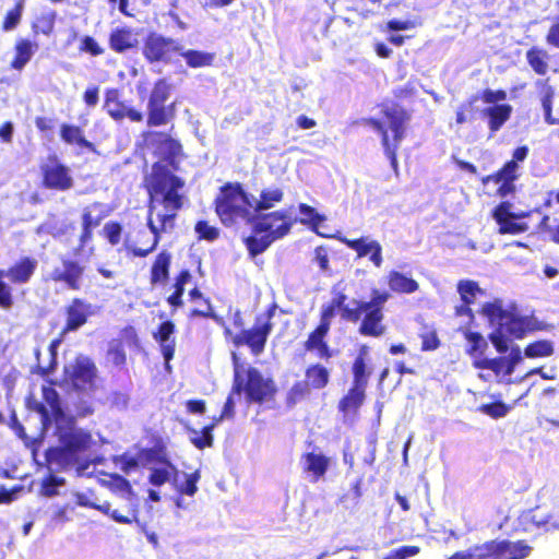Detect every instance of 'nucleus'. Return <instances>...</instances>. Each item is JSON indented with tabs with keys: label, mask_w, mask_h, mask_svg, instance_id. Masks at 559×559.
Listing matches in <instances>:
<instances>
[{
	"label": "nucleus",
	"mask_w": 559,
	"mask_h": 559,
	"mask_svg": "<svg viewBox=\"0 0 559 559\" xmlns=\"http://www.w3.org/2000/svg\"><path fill=\"white\" fill-rule=\"evenodd\" d=\"M483 314L488 319L495 330L489 338L499 353H510L506 357L483 358L475 360L478 369H488L495 372L500 382H511L510 376L515 367L523 360V354L519 346L510 347V341L521 340L528 332L536 329L535 319L522 314L513 304H504L502 300L486 302L481 308Z\"/></svg>",
	"instance_id": "nucleus-1"
},
{
	"label": "nucleus",
	"mask_w": 559,
	"mask_h": 559,
	"mask_svg": "<svg viewBox=\"0 0 559 559\" xmlns=\"http://www.w3.org/2000/svg\"><path fill=\"white\" fill-rule=\"evenodd\" d=\"M150 206L147 226L136 241L127 240L124 247L136 257H146L157 246L160 235L174 228L175 218L182 204L183 181L174 176L164 165L155 164L146 179Z\"/></svg>",
	"instance_id": "nucleus-2"
},
{
	"label": "nucleus",
	"mask_w": 559,
	"mask_h": 559,
	"mask_svg": "<svg viewBox=\"0 0 559 559\" xmlns=\"http://www.w3.org/2000/svg\"><path fill=\"white\" fill-rule=\"evenodd\" d=\"M45 404L36 403V411L40 416L45 436L52 429L56 442L45 451L48 468L63 469L78 462L79 455L91 449L94 443L90 432L75 426L72 417L63 413L59 405L56 390L50 385H43Z\"/></svg>",
	"instance_id": "nucleus-3"
},
{
	"label": "nucleus",
	"mask_w": 559,
	"mask_h": 559,
	"mask_svg": "<svg viewBox=\"0 0 559 559\" xmlns=\"http://www.w3.org/2000/svg\"><path fill=\"white\" fill-rule=\"evenodd\" d=\"M234 364V393L238 395L246 393L249 402H264L270 400L275 393V386L270 378L252 367H246L239 361L236 353H233Z\"/></svg>",
	"instance_id": "nucleus-4"
},
{
	"label": "nucleus",
	"mask_w": 559,
	"mask_h": 559,
	"mask_svg": "<svg viewBox=\"0 0 559 559\" xmlns=\"http://www.w3.org/2000/svg\"><path fill=\"white\" fill-rule=\"evenodd\" d=\"M252 211L251 195L239 185L226 186L216 199V213L225 225L250 221Z\"/></svg>",
	"instance_id": "nucleus-5"
},
{
	"label": "nucleus",
	"mask_w": 559,
	"mask_h": 559,
	"mask_svg": "<svg viewBox=\"0 0 559 559\" xmlns=\"http://www.w3.org/2000/svg\"><path fill=\"white\" fill-rule=\"evenodd\" d=\"M370 127L382 135V145L393 168L397 167L396 150L404 136L406 116L400 108L393 107L384 110L382 121L370 120Z\"/></svg>",
	"instance_id": "nucleus-6"
},
{
	"label": "nucleus",
	"mask_w": 559,
	"mask_h": 559,
	"mask_svg": "<svg viewBox=\"0 0 559 559\" xmlns=\"http://www.w3.org/2000/svg\"><path fill=\"white\" fill-rule=\"evenodd\" d=\"M532 551L526 543L490 540L465 550L468 559H523Z\"/></svg>",
	"instance_id": "nucleus-7"
},
{
	"label": "nucleus",
	"mask_w": 559,
	"mask_h": 559,
	"mask_svg": "<svg viewBox=\"0 0 559 559\" xmlns=\"http://www.w3.org/2000/svg\"><path fill=\"white\" fill-rule=\"evenodd\" d=\"M271 331V313L259 316L253 328L242 330L238 334H233L228 328H225L226 336L231 340L235 346L239 347L246 345L254 356H259L263 353Z\"/></svg>",
	"instance_id": "nucleus-8"
},
{
	"label": "nucleus",
	"mask_w": 559,
	"mask_h": 559,
	"mask_svg": "<svg viewBox=\"0 0 559 559\" xmlns=\"http://www.w3.org/2000/svg\"><path fill=\"white\" fill-rule=\"evenodd\" d=\"M94 365L87 357L79 356L64 367V380L74 389L85 391L93 386Z\"/></svg>",
	"instance_id": "nucleus-9"
},
{
	"label": "nucleus",
	"mask_w": 559,
	"mask_h": 559,
	"mask_svg": "<svg viewBox=\"0 0 559 559\" xmlns=\"http://www.w3.org/2000/svg\"><path fill=\"white\" fill-rule=\"evenodd\" d=\"M294 222L287 211H275L259 217L254 225L258 231L264 233L275 241L289 233Z\"/></svg>",
	"instance_id": "nucleus-10"
},
{
	"label": "nucleus",
	"mask_w": 559,
	"mask_h": 559,
	"mask_svg": "<svg viewBox=\"0 0 559 559\" xmlns=\"http://www.w3.org/2000/svg\"><path fill=\"white\" fill-rule=\"evenodd\" d=\"M524 530L532 526L559 528V503L549 509L547 506H539L533 510L525 511L520 516Z\"/></svg>",
	"instance_id": "nucleus-11"
},
{
	"label": "nucleus",
	"mask_w": 559,
	"mask_h": 559,
	"mask_svg": "<svg viewBox=\"0 0 559 559\" xmlns=\"http://www.w3.org/2000/svg\"><path fill=\"white\" fill-rule=\"evenodd\" d=\"M348 248L357 252L358 258L368 257L374 266L380 267L383 262L382 246L370 237H361L359 239L342 238Z\"/></svg>",
	"instance_id": "nucleus-12"
},
{
	"label": "nucleus",
	"mask_w": 559,
	"mask_h": 559,
	"mask_svg": "<svg viewBox=\"0 0 559 559\" xmlns=\"http://www.w3.org/2000/svg\"><path fill=\"white\" fill-rule=\"evenodd\" d=\"M111 212L109 205L104 203H93L84 209L82 215L83 233L81 242L85 243L92 236V230Z\"/></svg>",
	"instance_id": "nucleus-13"
},
{
	"label": "nucleus",
	"mask_w": 559,
	"mask_h": 559,
	"mask_svg": "<svg viewBox=\"0 0 559 559\" xmlns=\"http://www.w3.org/2000/svg\"><path fill=\"white\" fill-rule=\"evenodd\" d=\"M389 297H390V295L386 292H381L379 289H372L370 301L366 302V301L353 300V304L355 305V307H345L343 318L348 321L357 322L360 319L362 311H367L370 308L371 309H380L382 311V307L386 302Z\"/></svg>",
	"instance_id": "nucleus-14"
},
{
	"label": "nucleus",
	"mask_w": 559,
	"mask_h": 559,
	"mask_svg": "<svg viewBox=\"0 0 559 559\" xmlns=\"http://www.w3.org/2000/svg\"><path fill=\"white\" fill-rule=\"evenodd\" d=\"M95 314V308L92 304L82 299H74L67 308L66 331H75L83 326L87 318Z\"/></svg>",
	"instance_id": "nucleus-15"
},
{
	"label": "nucleus",
	"mask_w": 559,
	"mask_h": 559,
	"mask_svg": "<svg viewBox=\"0 0 559 559\" xmlns=\"http://www.w3.org/2000/svg\"><path fill=\"white\" fill-rule=\"evenodd\" d=\"M330 457L320 452H308L300 457L302 472L308 475L311 481H317L324 476L329 466Z\"/></svg>",
	"instance_id": "nucleus-16"
},
{
	"label": "nucleus",
	"mask_w": 559,
	"mask_h": 559,
	"mask_svg": "<svg viewBox=\"0 0 559 559\" xmlns=\"http://www.w3.org/2000/svg\"><path fill=\"white\" fill-rule=\"evenodd\" d=\"M44 182L46 187L57 190H68L73 185L69 169L57 162H52L44 168Z\"/></svg>",
	"instance_id": "nucleus-17"
},
{
	"label": "nucleus",
	"mask_w": 559,
	"mask_h": 559,
	"mask_svg": "<svg viewBox=\"0 0 559 559\" xmlns=\"http://www.w3.org/2000/svg\"><path fill=\"white\" fill-rule=\"evenodd\" d=\"M38 262L34 258L24 257L8 270H3L4 277L13 284H26L37 269Z\"/></svg>",
	"instance_id": "nucleus-18"
},
{
	"label": "nucleus",
	"mask_w": 559,
	"mask_h": 559,
	"mask_svg": "<svg viewBox=\"0 0 559 559\" xmlns=\"http://www.w3.org/2000/svg\"><path fill=\"white\" fill-rule=\"evenodd\" d=\"M83 274V267L76 262L66 260L61 267H57L51 273V278L56 282H63L72 289L80 288V280Z\"/></svg>",
	"instance_id": "nucleus-19"
},
{
	"label": "nucleus",
	"mask_w": 559,
	"mask_h": 559,
	"mask_svg": "<svg viewBox=\"0 0 559 559\" xmlns=\"http://www.w3.org/2000/svg\"><path fill=\"white\" fill-rule=\"evenodd\" d=\"M139 44V34L128 27L116 28L111 32L109 37V45L116 52H123L126 50L136 47Z\"/></svg>",
	"instance_id": "nucleus-20"
},
{
	"label": "nucleus",
	"mask_w": 559,
	"mask_h": 559,
	"mask_svg": "<svg viewBox=\"0 0 559 559\" xmlns=\"http://www.w3.org/2000/svg\"><path fill=\"white\" fill-rule=\"evenodd\" d=\"M284 192L278 187H269L261 191L260 198L251 195V204L253 212H260L272 209L277 203L282 202Z\"/></svg>",
	"instance_id": "nucleus-21"
},
{
	"label": "nucleus",
	"mask_w": 559,
	"mask_h": 559,
	"mask_svg": "<svg viewBox=\"0 0 559 559\" xmlns=\"http://www.w3.org/2000/svg\"><path fill=\"white\" fill-rule=\"evenodd\" d=\"M365 318L360 324L359 331L364 335L381 336L384 333V325L382 324L383 314L380 309H368L362 311Z\"/></svg>",
	"instance_id": "nucleus-22"
},
{
	"label": "nucleus",
	"mask_w": 559,
	"mask_h": 559,
	"mask_svg": "<svg viewBox=\"0 0 559 559\" xmlns=\"http://www.w3.org/2000/svg\"><path fill=\"white\" fill-rule=\"evenodd\" d=\"M484 116L488 117V126L491 132H497L512 114V106L508 104L489 106L484 109Z\"/></svg>",
	"instance_id": "nucleus-23"
},
{
	"label": "nucleus",
	"mask_w": 559,
	"mask_h": 559,
	"mask_svg": "<svg viewBox=\"0 0 559 559\" xmlns=\"http://www.w3.org/2000/svg\"><path fill=\"white\" fill-rule=\"evenodd\" d=\"M175 325L170 321H166L160 324L158 332L155 334V338L159 342L163 356L168 362L175 353V340L171 338Z\"/></svg>",
	"instance_id": "nucleus-24"
},
{
	"label": "nucleus",
	"mask_w": 559,
	"mask_h": 559,
	"mask_svg": "<svg viewBox=\"0 0 559 559\" xmlns=\"http://www.w3.org/2000/svg\"><path fill=\"white\" fill-rule=\"evenodd\" d=\"M200 477L201 476L199 471L188 474L179 473V471L177 469L173 480V485L179 493L192 497L198 491L197 484L200 480Z\"/></svg>",
	"instance_id": "nucleus-25"
},
{
	"label": "nucleus",
	"mask_w": 559,
	"mask_h": 559,
	"mask_svg": "<svg viewBox=\"0 0 559 559\" xmlns=\"http://www.w3.org/2000/svg\"><path fill=\"white\" fill-rule=\"evenodd\" d=\"M38 46L28 39L21 38L15 44V58L11 67L15 70H22L26 63L32 59Z\"/></svg>",
	"instance_id": "nucleus-26"
},
{
	"label": "nucleus",
	"mask_w": 559,
	"mask_h": 559,
	"mask_svg": "<svg viewBox=\"0 0 559 559\" xmlns=\"http://www.w3.org/2000/svg\"><path fill=\"white\" fill-rule=\"evenodd\" d=\"M388 285L392 292L399 294H412L415 293L419 285L418 283L397 271H391L388 274Z\"/></svg>",
	"instance_id": "nucleus-27"
},
{
	"label": "nucleus",
	"mask_w": 559,
	"mask_h": 559,
	"mask_svg": "<svg viewBox=\"0 0 559 559\" xmlns=\"http://www.w3.org/2000/svg\"><path fill=\"white\" fill-rule=\"evenodd\" d=\"M171 40H167L160 36L152 35L147 38L144 47V55L151 61L160 60L164 55L171 48Z\"/></svg>",
	"instance_id": "nucleus-28"
},
{
	"label": "nucleus",
	"mask_w": 559,
	"mask_h": 559,
	"mask_svg": "<svg viewBox=\"0 0 559 559\" xmlns=\"http://www.w3.org/2000/svg\"><path fill=\"white\" fill-rule=\"evenodd\" d=\"M174 111H175V104H171L169 106L147 104V124L148 126L166 124L173 119Z\"/></svg>",
	"instance_id": "nucleus-29"
},
{
	"label": "nucleus",
	"mask_w": 559,
	"mask_h": 559,
	"mask_svg": "<svg viewBox=\"0 0 559 559\" xmlns=\"http://www.w3.org/2000/svg\"><path fill=\"white\" fill-rule=\"evenodd\" d=\"M326 324H320L309 336L308 341L306 342V348L308 350L317 352V355L319 357H328L329 356V348L326 344L324 343L323 338L328 333Z\"/></svg>",
	"instance_id": "nucleus-30"
},
{
	"label": "nucleus",
	"mask_w": 559,
	"mask_h": 559,
	"mask_svg": "<svg viewBox=\"0 0 559 559\" xmlns=\"http://www.w3.org/2000/svg\"><path fill=\"white\" fill-rule=\"evenodd\" d=\"M176 466L169 462L151 468L150 483L154 486H162L168 481H173L176 475Z\"/></svg>",
	"instance_id": "nucleus-31"
},
{
	"label": "nucleus",
	"mask_w": 559,
	"mask_h": 559,
	"mask_svg": "<svg viewBox=\"0 0 559 559\" xmlns=\"http://www.w3.org/2000/svg\"><path fill=\"white\" fill-rule=\"evenodd\" d=\"M245 242L250 254L255 257L265 251L273 241L264 233L258 231V228L253 225V235L246 238Z\"/></svg>",
	"instance_id": "nucleus-32"
},
{
	"label": "nucleus",
	"mask_w": 559,
	"mask_h": 559,
	"mask_svg": "<svg viewBox=\"0 0 559 559\" xmlns=\"http://www.w3.org/2000/svg\"><path fill=\"white\" fill-rule=\"evenodd\" d=\"M368 355L367 347H362L355 359L353 365L354 384L366 386L370 370L367 369L366 356Z\"/></svg>",
	"instance_id": "nucleus-33"
},
{
	"label": "nucleus",
	"mask_w": 559,
	"mask_h": 559,
	"mask_svg": "<svg viewBox=\"0 0 559 559\" xmlns=\"http://www.w3.org/2000/svg\"><path fill=\"white\" fill-rule=\"evenodd\" d=\"M329 370L320 365L311 366L306 371V379L309 386L322 389L329 382Z\"/></svg>",
	"instance_id": "nucleus-34"
},
{
	"label": "nucleus",
	"mask_w": 559,
	"mask_h": 559,
	"mask_svg": "<svg viewBox=\"0 0 559 559\" xmlns=\"http://www.w3.org/2000/svg\"><path fill=\"white\" fill-rule=\"evenodd\" d=\"M366 386L354 384L348 394L341 401L340 407L344 412L357 409L365 400Z\"/></svg>",
	"instance_id": "nucleus-35"
},
{
	"label": "nucleus",
	"mask_w": 559,
	"mask_h": 559,
	"mask_svg": "<svg viewBox=\"0 0 559 559\" xmlns=\"http://www.w3.org/2000/svg\"><path fill=\"white\" fill-rule=\"evenodd\" d=\"M554 343L548 340H540L530 343L524 349V356L527 358H544L554 354Z\"/></svg>",
	"instance_id": "nucleus-36"
},
{
	"label": "nucleus",
	"mask_w": 559,
	"mask_h": 559,
	"mask_svg": "<svg viewBox=\"0 0 559 559\" xmlns=\"http://www.w3.org/2000/svg\"><path fill=\"white\" fill-rule=\"evenodd\" d=\"M216 423H213L212 425L205 426L202 430L189 429V439L191 443L200 450L211 447L213 443L212 431Z\"/></svg>",
	"instance_id": "nucleus-37"
},
{
	"label": "nucleus",
	"mask_w": 559,
	"mask_h": 559,
	"mask_svg": "<svg viewBox=\"0 0 559 559\" xmlns=\"http://www.w3.org/2000/svg\"><path fill=\"white\" fill-rule=\"evenodd\" d=\"M60 135L62 140L69 144H76L81 147H92V143L84 138L83 132L79 127L63 124L61 127Z\"/></svg>",
	"instance_id": "nucleus-38"
},
{
	"label": "nucleus",
	"mask_w": 559,
	"mask_h": 559,
	"mask_svg": "<svg viewBox=\"0 0 559 559\" xmlns=\"http://www.w3.org/2000/svg\"><path fill=\"white\" fill-rule=\"evenodd\" d=\"M457 293L465 305L473 304L476 297L483 294L478 284L471 280H462L457 284Z\"/></svg>",
	"instance_id": "nucleus-39"
},
{
	"label": "nucleus",
	"mask_w": 559,
	"mask_h": 559,
	"mask_svg": "<svg viewBox=\"0 0 559 559\" xmlns=\"http://www.w3.org/2000/svg\"><path fill=\"white\" fill-rule=\"evenodd\" d=\"M299 222L304 225L310 226L316 231L318 227L325 221L323 215L319 214L313 207L304 203L299 205Z\"/></svg>",
	"instance_id": "nucleus-40"
},
{
	"label": "nucleus",
	"mask_w": 559,
	"mask_h": 559,
	"mask_svg": "<svg viewBox=\"0 0 559 559\" xmlns=\"http://www.w3.org/2000/svg\"><path fill=\"white\" fill-rule=\"evenodd\" d=\"M170 264V255L162 252L157 255L152 267V283L164 282L168 276V267Z\"/></svg>",
	"instance_id": "nucleus-41"
},
{
	"label": "nucleus",
	"mask_w": 559,
	"mask_h": 559,
	"mask_svg": "<svg viewBox=\"0 0 559 559\" xmlns=\"http://www.w3.org/2000/svg\"><path fill=\"white\" fill-rule=\"evenodd\" d=\"M106 111L115 120H122L127 105L118 100L117 91H109L104 105Z\"/></svg>",
	"instance_id": "nucleus-42"
},
{
	"label": "nucleus",
	"mask_w": 559,
	"mask_h": 559,
	"mask_svg": "<svg viewBox=\"0 0 559 559\" xmlns=\"http://www.w3.org/2000/svg\"><path fill=\"white\" fill-rule=\"evenodd\" d=\"M537 86L539 88V96L545 111V119L549 123H555V120L551 119V103L555 95V91L545 81H538Z\"/></svg>",
	"instance_id": "nucleus-43"
},
{
	"label": "nucleus",
	"mask_w": 559,
	"mask_h": 559,
	"mask_svg": "<svg viewBox=\"0 0 559 559\" xmlns=\"http://www.w3.org/2000/svg\"><path fill=\"white\" fill-rule=\"evenodd\" d=\"M520 165H515V163L508 162L501 170H499L496 175L488 176L483 179L484 183L489 181H493L496 183H500L501 180L514 181L519 177Z\"/></svg>",
	"instance_id": "nucleus-44"
},
{
	"label": "nucleus",
	"mask_w": 559,
	"mask_h": 559,
	"mask_svg": "<svg viewBox=\"0 0 559 559\" xmlns=\"http://www.w3.org/2000/svg\"><path fill=\"white\" fill-rule=\"evenodd\" d=\"M181 56L186 59L188 66H190L191 68L211 66L214 59V56L212 53L197 50L183 51L181 52Z\"/></svg>",
	"instance_id": "nucleus-45"
},
{
	"label": "nucleus",
	"mask_w": 559,
	"mask_h": 559,
	"mask_svg": "<svg viewBox=\"0 0 559 559\" xmlns=\"http://www.w3.org/2000/svg\"><path fill=\"white\" fill-rule=\"evenodd\" d=\"M171 92V85L166 80H159L155 83L148 98L151 105H165Z\"/></svg>",
	"instance_id": "nucleus-46"
},
{
	"label": "nucleus",
	"mask_w": 559,
	"mask_h": 559,
	"mask_svg": "<svg viewBox=\"0 0 559 559\" xmlns=\"http://www.w3.org/2000/svg\"><path fill=\"white\" fill-rule=\"evenodd\" d=\"M527 60L534 71L545 74L548 70L547 53L539 49H532L527 52Z\"/></svg>",
	"instance_id": "nucleus-47"
},
{
	"label": "nucleus",
	"mask_w": 559,
	"mask_h": 559,
	"mask_svg": "<svg viewBox=\"0 0 559 559\" xmlns=\"http://www.w3.org/2000/svg\"><path fill=\"white\" fill-rule=\"evenodd\" d=\"M512 204L509 202H502L493 211V218L496 222H502L506 219H519L527 216L525 212H513Z\"/></svg>",
	"instance_id": "nucleus-48"
},
{
	"label": "nucleus",
	"mask_w": 559,
	"mask_h": 559,
	"mask_svg": "<svg viewBox=\"0 0 559 559\" xmlns=\"http://www.w3.org/2000/svg\"><path fill=\"white\" fill-rule=\"evenodd\" d=\"M112 462L117 469L121 471L122 473H124L127 475H130L131 473L138 471L139 465H140L139 460L129 454L114 456Z\"/></svg>",
	"instance_id": "nucleus-49"
},
{
	"label": "nucleus",
	"mask_w": 559,
	"mask_h": 559,
	"mask_svg": "<svg viewBox=\"0 0 559 559\" xmlns=\"http://www.w3.org/2000/svg\"><path fill=\"white\" fill-rule=\"evenodd\" d=\"M465 337L471 346L468 349V353L471 355L476 356V355H483L485 353L488 344L481 334H479L477 332L468 331L465 333Z\"/></svg>",
	"instance_id": "nucleus-50"
},
{
	"label": "nucleus",
	"mask_w": 559,
	"mask_h": 559,
	"mask_svg": "<svg viewBox=\"0 0 559 559\" xmlns=\"http://www.w3.org/2000/svg\"><path fill=\"white\" fill-rule=\"evenodd\" d=\"M25 0H19L13 10L9 11L4 17L2 28L4 31L14 29L21 21Z\"/></svg>",
	"instance_id": "nucleus-51"
},
{
	"label": "nucleus",
	"mask_w": 559,
	"mask_h": 559,
	"mask_svg": "<svg viewBox=\"0 0 559 559\" xmlns=\"http://www.w3.org/2000/svg\"><path fill=\"white\" fill-rule=\"evenodd\" d=\"M420 552V547L414 545H406L395 548L382 556L381 559H408L415 557Z\"/></svg>",
	"instance_id": "nucleus-52"
},
{
	"label": "nucleus",
	"mask_w": 559,
	"mask_h": 559,
	"mask_svg": "<svg viewBox=\"0 0 559 559\" xmlns=\"http://www.w3.org/2000/svg\"><path fill=\"white\" fill-rule=\"evenodd\" d=\"M191 275L189 272H182L176 283V292L168 297V302L174 307H179L182 305L181 296L183 294L185 285L190 281Z\"/></svg>",
	"instance_id": "nucleus-53"
},
{
	"label": "nucleus",
	"mask_w": 559,
	"mask_h": 559,
	"mask_svg": "<svg viewBox=\"0 0 559 559\" xmlns=\"http://www.w3.org/2000/svg\"><path fill=\"white\" fill-rule=\"evenodd\" d=\"M108 483L114 491H117L122 496H126L129 500H131L132 490L130 483L127 479L117 474H112L109 476Z\"/></svg>",
	"instance_id": "nucleus-54"
},
{
	"label": "nucleus",
	"mask_w": 559,
	"mask_h": 559,
	"mask_svg": "<svg viewBox=\"0 0 559 559\" xmlns=\"http://www.w3.org/2000/svg\"><path fill=\"white\" fill-rule=\"evenodd\" d=\"M3 270H0V307L10 309L13 305L12 288L4 282Z\"/></svg>",
	"instance_id": "nucleus-55"
},
{
	"label": "nucleus",
	"mask_w": 559,
	"mask_h": 559,
	"mask_svg": "<svg viewBox=\"0 0 559 559\" xmlns=\"http://www.w3.org/2000/svg\"><path fill=\"white\" fill-rule=\"evenodd\" d=\"M479 411L492 418H501L509 413L510 407L503 403L498 402L492 404H484L479 407Z\"/></svg>",
	"instance_id": "nucleus-56"
},
{
	"label": "nucleus",
	"mask_w": 559,
	"mask_h": 559,
	"mask_svg": "<svg viewBox=\"0 0 559 559\" xmlns=\"http://www.w3.org/2000/svg\"><path fill=\"white\" fill-rule=\"evenodd\" d=\"M515 219H506L498 222L499 234H521L527 230L528 226L525 223H516Z\"/></svg>",
	"instance_id": "nucleus-57"
},
{
	"label": "nucleus",
	"mask_w": 559,
	"mask_h": 559,
	"mask_svg": "<svg viewBox=\"0 0 559 559\" xmlns=\"http://www.w3.org/2000/svg\"><path fill=\"white\" fill-rule=\"evenodd\" d=\"M64 480L62 478L50 476L43 481L40 493L46 497H52L58 493L57 487L62 486Z\"/></svg>",
	"instance_id": "nucleus-58"
},
{
	"label": "nucleus",
	"mask_w": 559,
	"mask_h": 559,
	"mask_svg": "<svg viewBox=\"0 0 559 559\" xmlns=\"http://www.w3.org/2000/svg\"><path fill=\"white\" fill-rule=\"evenodd\" d=\"M421 349L423 350H435L439 347L440 341L437 336L436 331L429 330L420 334Z\"/></svg>",
	"instance_id": "nucleus-59"
},
{
	"label": "nucleus",
	"mask_w": 559,
	"mask_h": 559,
	"mask_svg": "<svg viewBox=\"0 0 559 559\" xmlns=\"http://www.w3.org/2000/svg\"><path fill=\"white\" fill-rule=\"evenodd\" d=\"M121 231L122 227L118 223L110 222L104 226V234L111 245L119 243L121 238Z\"/></svg>",
	"instance_id": "nucleus-60"
},
{
	"label": "nucleus",
	"mask_w": 559,
	"mask_h": 559,
	"mask_svg": "<svg viewBox=\"0 0 559 559\" xmlns=\"http://www.w3.org/2000/svg\"><path fill=\"white\" fill-rule=\"evenodd\" d=\"M195 231L199 234L200 238L206 240H214L218 237V229L209 225L206 222H199L195 225Z\"/></svg>",
	"instance_id": "nucleus-61"
},
{
	"label": "nucleus",
	"mask_w": 559,
	"mask_h": 559,
	"mask_svg": "<svg viewBox=\"0 0 559 559\" xmlns=\"http://www.w3.org/2000/svg\"><path fill=\"white\" fill-rule=\"evenodd\" d=\"M80 49L84 52H88L92 56H98L104 52V49L98 45V43L91 36H84L81 39Z\"/></svg>",
	"instance_id": "nucleus-62"
},
{
	"label": "nucleus",
	"mask_w": 559,
	"mask_h": 559,
	"mask_svg": "<svg viewBox=\"0 0 559 559\" xmlns=\"http://www.w3.org/2000/svg\"><path fill=\"white\" fill-rule=\"evenodd\" d=\"M507 98V93L504 91H492L486 90L483 93L484 103L495 106L499 105V102H503Z\"/></svg>",
	"instance_id": "nucleus-63"
},
{
	"label": "nucleus",
	"mask_w": 559,
	"mask_h": 559,
	"mask_svg": "<svg viewBox=\"0 0 559 559\" xmlns=\"http://www.w3.org/2000/svg\"><path fill=\"white\" fill-rule=\"evenodd\" d=\"M309 393V385L307 382H297L289 392V401L296 403L304 399Z\"/></svg>",
	"instance_id": "nucleus-64"
}]
</instances>
